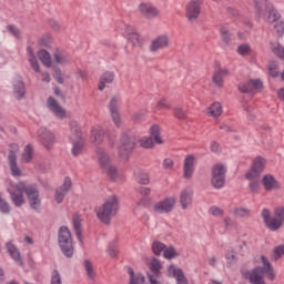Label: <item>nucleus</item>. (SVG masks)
Segmentation results:
<instances>
[{
    "label": "nucleus",
    "instance_id": "nucleus-1",
    "mask_svg": "<svg viewBox=\"0 0 284 284\" xmlns=\"http://www.w3.org/2000/svg\"><path fill=\"white\" fill-rule=\"evenodd\" d=\"M261 261L263 263V266L255 267L253 271H247L244 273L245 278H248L251 284H265L262 274H266L270 281H274V278L276 277V275L274 274V267H272L270 260H267L265 255H262Z\"/></svg>",
    "mask_w": 284,
    "mask_h": 284
},
{
    "label": "nucleus",
    "instance_id": "nucleus-2",
    "mask_svg": "<svg viewBox=\"0 0 284 284\" xmlns=\"http://www.w3.org/2000/svg\"><path fill=\"white\" fill-rule=\"evenodd\" d=\"M116 212H119V197H116V195H111L102 206L99 207L97 216L101 223L108 225L110 224V221H112V217L116 216Z\"/></svg>",
    "mask_w": 284,
    "mask_h": 284
},
{
    "label": "nucleus",
    "instance_id": "nucleus-3",
    "mask_svg": "<svg viewBox=\"0 0 284 284\" xmlns=\"http://www.w3.org/2000/svg\"><path fill=\"white\" fill-rule=\"evenodd\" d=\"M261 216L267 230H270L271 232H276L277 230H281V227H283L284 206L276 207L274 210L273 216H272V212H270L268 209H263L261 212Z\"/></svg>",
    "mask_w": 284,
    "mask_h": 284
},
{
    "label": "nucleus",
    "instance_id": "nucleus-4",
    "mask_svg": "<svg viewBox=\"0 0 284 284\" xmlns=\"http://www.w3.org/2000/svg\"><path fill=\"white\" fill-rule=\"evenodd\" d=\"M58 243L60 250L67 258H72L74 255V244L72 243V233L67 226H61L58 232Z\"/></svg>",
    "mask_w": 284,
    "mask_h": 284
},
{
    "label": "nucleus",
    "instance_id": "nucleus-5",
    "mask_svg": "<svg viewBox=\"0 0 284 284\" xmlns=\"http://www.w3.org/2000/svg\"><path fill=\"white\" fill-rule=\"evenodd\" d=\"M8 187L7 192L10 195V199L16 207H21L26 200L23 199V194L26 193V182L14 183L12 180H7Z\"/></svg>",
    "mask_w": 284,
    "mask_h": 284
},
{
    "label": "nucleus",
    "instance_id": "nucleus-6",
    "mask_svg": "<svg viewBox=\"0 0 284 284\" xmlns=\"http://www.w3.org/2000/svg\"><path fill=\"white\" fill-rule=\"evenodd\" d=\"M263 6H265V10L267 12V23H274V21H278V19H281V13L274 9V4L266 0H254V8L257 17H263Z\"/></svg>",
    "mask_w": 284,
    "mask_h": 284
},
{
    "label": "nucleus",
    "instance_id": "nucleus-7",
    "mask_svg": "<svg viewBox=\"0 0 284 284\" xmlns=\"http://www.w3.org/2000/svg\"><path fill=\"white\" fill-rule=\"evenodd\" d=\"M225 166L223 164H216L212 169L211 185L215 190H221L225 185Z\"/></svg>",
    "mask_w": 284,
    "mask_h": 284
},
{
    "label": "nucleus",
    "instance_id": "nucleus-8",
    "mask_svg": "<svg viewBox=\"0 0 284 284\" xmlns=\"http://www.w3.org/2000/svg\"><path fill=\"white\" fill-rule=\"evenodd\" d=\"M151 136H144L140 141V145L145 149L154 148V143H158V145H161L163 143V140H161V132L159 129V125H153L150 129Z\"/></svg>",
    "mask_w": 284,
    "mask_h": 284
},
{
    "label": "nucleus",
    "instance_id": "nucleus-9",
    "mask_svg": "<svg viewBox=\"0 0 284 284\" xmlns=\"http://www.w3.org/2000/svg\"><path fill=\"white\" fill-rule=\"evenodd\" d=\"M135 145L136 141L134 140V138H130V135L123 133L118 148L120 156H128L132 152V150H134Z\"/></svg>",
    "mask_w": 284,
    "mask_h": 284
},
{
    "label": "nucleus",
    "instance_id": "nucleus-10",
    "mask_svg": "<svg viewBox=\"0 0 284 284\" xmlns=\"http://www.w3.org/2000/svg\"><path fill=\"white\" fill-rule=\"evenodd\" d=\"M185 17L190 23L196 22L201 17V0H191L185 7Z\"/></svg>",
    "mask_w": 284,
    "mask_h": 284
},
{
    "label": "nucleus",
    "instance_id": "nucleus-11",
    "mask_svg": "<svg viewBox=\"0 0 284 284\" xmlns=\"http://www.w3.org/2000/svg\"><path fill=\"white\" fill-rule=\"evenodd\" d=\"M24 194H27L32 210H39L41 207V200L39 199V189L34 185L27 186L24 183Z\"/></svg>",
    "mask_w": 284,
    "mask_h": 284
},
{
    "label": "nucleus",
    "instance_id": "nucleus-12",
    "mask_svg": "<svg viewBox=\"0 0 284 284\" xmlns=\"http://www.w3.org/2000/svg\"><path fill=\"white\" fill-rule=\"evenodd\" d=\"M174 205H176L175 197H165L164 200L155 203L153 205V210L156 214H168L174 210Z\"/></svg>",
    "mask_w": 284,
    "mask_h": 284
},
{
    "label": "nucleus",
    "instance_id": "nucleus-13",
    "mask_svg": "<svg viewBox=\"0 0 284 284\" xmlns=\"http://www.w3.org/2000/svg\"><path fill=\"white\" fill-rule=\"evenodd\" d=\"M17 152H19V145L11 144L10 152L8 155V163L12 176H21V169H19V165L17 164Z\"/></svg>",
    "mask_w": 284,
    "mask_h": 284
},
{
    "label": "nucleus",
    "instance_id": "nucleus-14",
    "mask_svg": "<svg viewBox=\"0 0 284 284\" xmlns=\"http://www.w3.org/2000/svg\"><path fill=\"white\" fill-rule=\"evenodd\" d=\"M38 140L47 150H50L54 145V133L45 128H40L38 130Z\"/></svg>",
    "mask_w": 284,
    "mask_h": 284
},
{
    "label": "nucleus",
    "instance_id": "nucleus-15",
    "mask_svg": "<svg viewBox=\"0 0 284 284\" xmlns=\"http://www.w3.org/2000/svg\"><path fill=\"white\" fill-rule=\"evenodd\" d=\"M47 108L52 112V114H54V116H57V119H65V109H63V106H61L53 97L48 98Z\"/></svg>",
    "mask_w": 284,
    "mask_h": 284
},
{
    "label": "nucleus",
    "instance_id": "nucleus-16",
    "mask_svg": "<svg viewBox=\"0 0 284 284\" xmlns=\"http://www.w3.org/2000/svg\"><path fill=\"white\" fill-rule=\"evenodd\" d=\"M110 115L116 128H121V113L119 112V101L112 97L109 103Z\"/></svg>",
    "mask_w": 284,
    "mask_h": 284
},
{
    "label": "nucleus",
    "instance_id": "nucleus-17",
    "mask_svg": "<svg viewBox=\"0 0 284 284\" xmlns=\"http://www.w3.org/2000/svg\"><path fill=\"white\" fill-rule=\"evenodd\" d=\"M70 187H72V180L70 178H65L63 184L55 190L54 199L57 203H63V200L70 192Z\"/></svg>",
    "mask_w": 284,
    "mask_h": 284
},
{
    "label": "nucleus",
    "instance_id": "nucleus-18",
    "mask_svg": "<svg viewBox=\"0 0 284 284\" xmlns=\"http://www.w3.org/2000/svg\"><path fill=\"white\" fill-rule=\"evenodd\" d=\"M13 94L16 99L21 100L26 97V84H23V79L17 75L12 81Z\"/></svg>",
    "mask_w": 284,
    "mask_h": 284
},
{
    "label": "nucleus",
    "instance_id": "nucleus-19",
    "mask_svg": "<svg viewBox=\"0 0 284 284\" xmlns=\"http://www.w3.org/2000/svg\"><path fill=\"white\" fill-rule=\"evenodd\" d=\"M194 199V191L192 189L186 187L180 193V203L182 210H187L190 205H192V200Z\"/></svg>",
    "mask_w": 284,
    "mask_h": 284
},
{
    "label": "nucleus",
    "instance_id": "nucleus-20",
    "mask_svg": "<svg viewBox=\"0 0 284 284\" xmlns=\"http://www.w3.org/2000/svg\"><path fill=\"white\" fill-rule=\"evenodd\" d=\"M139 11L141 12V14H143V17H145L146 19H154L156 18V16L159 14V9H156L154 6H152L151 3H141L139 6Z\"/></svg>",
    "mask_w": 284,
    "mask_h": 284
},
{
    "label": "nucleus",
    "instance_id": "nucleus-21",
    "mask_svg": "<svg viewBox=\"0 0 284 284\" xmlns=\"http://www.w3.org/2000/svg\"><path fill=\"white\" fill-rule=\"evenodd\" d=\"M262 185L266 190V192H272V190H278L281 187V184L272 174H266L263 176Z\"/></svg>",
    "mask_w": 284,
    "mask_h": 284
},
{
    "label": "nucleus",
    "instance_id": "nucleus-22",
    "mask_svg": "<svg viewBox=\"0 0 284 284\" xmlns=\"http://www.w3.org/2000/svg\"><path fill=\"white\" fill-rule=\"evenodd\" d=\"M90 139L93 145H101L103 139H105V131L101 126H94L91 130Z\"/></svg>",
    "mask_w": 284,
    "mask_h": 284
},
{
    "label": "nucleus",
    "instance_id": "nucleus-23",
    "mask_svg": "<svg viewBox=\"0 0 284 284\" xmlns=\"http://www.w3.org/2000/svg\"><path fill=\"white\" fill-rule=\"evenodd\" d=\"M7 252L18 263V265L23 266V258H21V253L19 252V248L12 242H8L6 244Z\"/></svg>",
    "mask_w": 284,
    "mask_h": 284
},
{
    "label": "nucleus",
    "instance_id": "nucleus-24",
    "mask_svg": "<svg viewBox=\"0 0 284 284\" xmlns=\"http://www.w3.org/2000/svg\"><path fill=\"white\" fill-rule=\"evenodd\" d=\"M196 158L194 155H187L184 159V179H192V174H194V163Z\"/></svg>",
    "mask_w": 284,
    "mask_h": 284
},
{
    "label": "nucleus",
    "instance_id": "nucleus-25",
    "mask_svg": "<svg viewBox=\"0 0 284 284\" xmlns=\"http://www.w3.org/2000/svg\"><path fill=\"white\" fill-rule=\"evenodd\" d=\"M83 140V131H81V126L78 122L70 123V134L69 141H81Z\"/></svg>",
    "mask_w": 284,
    "mask_h": 284
},
{
    "label": "nucleus",
    "instance_id": "nucleus-26",
    "mask_svg": "<svg viewBox=\"0 0 284 284\" xmlns=\"http://www.w3.org/2000/svg\"><path fill=\"white\" fill-rule=\"evenodd\" d=\"M114 82V72L106 71L102 73L99 80L98 90L103 91L105 90L106 85Z\"/></svg>",
    "mask_w": 284,
    "mask_h": 284
},
{
    "label": "nucleus",
    "instance_id": "nucleus-27",
    "mask_svg": "<svg viewBox=\"0 0 284 284\" xmlns=\"http://www.w3.org/2000/svg\"><path fill=\"white\" fill-rule=\"evenodd\" d=\"M230 74L227 69H215L212 81L216 88H223V79Z\"/></svg>",
    "mask_w": 284,
    "mask_h": 284
},
{
    "label": "nucleus",
    "instance_id": "nucleus-28",
    "mask_svg": "<svg viewBox=\"0 0 284 284\" xmlns=\"http://www.w3.org/2000/svg\"><path fill=\"white\" fill-rule=\"evenodd\" d=\"M126 34L129 43H132L133 48L141 47V37L134 31L132 26H126Z\"/></svg>",
    "mask_w": 284,
    "mask_h": 284
},
{
    "label": "nucleus",
    "instance_id": "nucleus-29",
    "mask_svg": "<svg viewBox=\"0 0 284 284\" xmlns=\"http://www.w3.org/2000/svg\"><path fill=\"white\" fill-rule=\"evenodd\" d=\"M53 59L54 62L59 65H68V63H72V58H70L68 53L59 49H57L53 53Z\"/></svg>",
    "mask_w": 284,
    "mask_h": 284
},
{
    "label": "nucleus",
    "instance_id": "nucleus-30",
    "mask_svg": "<svg viewBox=\"0 0 284 284\" xmlns=\"http://www.w3.org/2000/svg\"><path fill=\"white\" fill-rule=\"evenodd\" d=\"M97 156H98V161L100 163V168L101 170L108 168V165H111V159L110 155L108 154V152H105V150L98 148L97 149Z\"/></svg>",
    "mask_w": 284,
    "mask_h": 284
},
{
    "label": "nucleus",
    "instance_id": "nucleus-31",
    "mask_svg": "<svg viewBox=\"0 0 284 284\" xmlns=\"http://www.w3.org/2000/svg\"><path fill=\"white\" fill-rule=\"evenodd\" d=\"M169 40L166 36H160L155 40L152 41L150 47L151 52H156L159 50H163V48H168Z\"/></svg>",
    "mask_w": 284,
    "mask_h": 284
},
{
    "label": "nucleus",
    "instance_id": "nucleus-32",
    "mask_svg": "<svg viewBox=\"0 0 284 284\" xmlns=\"http://www.w3.org/2000/svg\"><path fill=\"white\" fill-rule=\"evenodd\" d=\"M133 176L140 185H149L150 184V176L148 173L143 172L141 169H135L133 171Z\"/></svg>",
    "mask_w": 284,
    "mask_h": 284
},
{
    "label": "nucleus",
    "instance_id": "nucleus-33",
    "mask_svg": "<svg viewBox=\"0 0 284 284\" xmlns=\"http://www.w3.org/2000/svg\"><path fill=\"white\" fill-rule=\"evenodd\" d=\"M71 143H72L71 153L74 156H81V154H83V149L85 148V140H73L71 141Z\"/></svg>",
    "mask_w": 284,
    "mask_h": 284
},
{
    "label": "nucleus",
    "instance_id": "nucleus-34",
    "mask_svg": "<svg viewBox=\"0 0 284 284\" xmlns=\"http://www.w3.org/2000/svg\"><path fill=\"white\" fill-rule=\"evenodd\" d=\"M73 230L80 245H83V235L81 233V217H79V215H73Z\"/></svg>",
    "mask_w": 284,
    "mask_h": 284
},
{
    "label": "nucleus",
    "instance_id": "nucleus-35",
    "mask_svg": "<svg viewBox=\"0 0 284 284\" xmlns=\"http://www.w3.org/2000/svg\"><path fill=\"white\" fill-rule=\"evenodd\" d=\"M38 59L45 65V68H52V57L45 49H41L38 52Z\"/></svg>",
    "mask_w": 284,
    "mask_h": 284
},
{
    "label": "nucleus",
    "instance_id": "nucleus-36",
    "mask_svg": "<svg viewBox=\"0 0 284 284\" xmlns=\"http://www.w3.org/2000/svg\"><path fill=\"white\" fill-rule=\"evenodd\" d=\"M209 116H213L214 119H219L221 114H223V106L221 103L215 102L211 106L206 109Z\"/></svg>",
    "mask_w": 284,
    "mask_h": 284
},
{
    "label": "nucleus",
    "instance_id": "nucleus-37",
    "mask_svg": "<svg viewBox=\"0 0 284 284\" xmlns=\"http://www.w3.org/2000/svg\"><path fill=\"white\" fill-rule=\"evenodd\" d=\"M33 156H34V149L32 148V145L27 144L21 154L22 163H30V161H32Z\"/></svg>",
    "mask_w": 284,
    "mask_h": 284
},
{
    "label": "nucleus",
    "instance_id": "nucleus-38",
    "mask_svg": "<svg viewBox=\"0 0 284 284\" xmlns=\"http://www.w3.org/2000/svg\"><path fill=\"white\" fill-rule=\"evenodd\" d=\"M232 212L236 219H250L252 214V211L250 209L243 206L235 207Z\"/></svg>",
    "mask_w": 284,
    "mask_h": 284
},
{
    "label": "nucleus",
    "instance_id": "nucleus-39",
    "mask_svg": "<svg viewBox=\"0 0 284 284\" xmlns=\"http://www.w3.org/2000/svg\"><path fill=\"white\" fill-rule=\"evenodd\" d=\"M102 172L109 176L111 181H116L119 179V170L116 166L109 164L106 168L102 169Z\"/></svg>",
    "mask_w": 284,
    "mask_h": 284
},
{
    "label": "nucleus",
    "instance_id": "nucleus-40",
    "mask_svg": "<svg viewBox=\"0 0 284 284\" xmlns=\"http://www.w3.org/2000/svg\"><path fill=\"white\" fill-rule=\"evenodd\" d=\"M84 272L90 281H94L97 276V271H94V265L89 260H84L83 262Z\"/></svg>",
    "mask_w": 284,
    "mask_h": 284
},
{
    "label": "nucleus",
    "instance_id": "nucleus-41",
    "mask_svg": "<svg viewBox=\"0 0 284 284\" xmlns=\"http://www.w3.org/2000/svg\"><path fill=\"white\" fill-rule=\"evenodd\" d=\"M251 169L260 173L263 172L265 170V159L263 156L255 158Z\"/></svg>",
    "mask_w": 284,
    "mask_h": 284
},
{
    "label": "nucleus",
    "instance_id": "nucleus-42",
    "mask_svg": "<svg viewBox=\"0 0 284 284\" xmlns=\"http://www.w3.org/2000/svg\"><path fill=\"white\" fill-rule=\"evenodd\" d=\"M150 270L153 273L152 276L161 277V262L158 258L151 261Z\"/></svg>",
    "mask_w": 284,
    "mask_h": 284
},
{
    "label": "nucleus",
    "instance_id": "nucleus-43",
    "mask_svg": "<svg viewBox=\"0 0 284 284\" xmlns=\"http://www.w3.org/2000/svg\"><path fill=\"white\" fill-rule=\"evenodd\" d=\"M176 256H179V254L174 246H165L163 257L166 258V261H172V258H176Z\"/></svg>",
    "mask_w": 284,
    "mask_h": 284
},
{
    "label": "nucleus",
    "instance_id": "nucleus-44",
    "mask_svg": "<svg viewBox=\"0 0 284 284\" xmlns=\"http://www.w3.org/2000/svg\"><path fill=\"white\" fill-rule=\"evenodd\" d=\"M284 256V244L277 245L273 248L272 261H278V258Z\"/></svg>",
    "mask_w": 284,
    "mask_h": 284
},
{
    "label": "nucleus",
    "instance_id": "nucleus-45",
    "mask_svg": "<svg viewBox=\"0 0 284 284\" xmlns=\"http://www.w3.org/2000/svg\"><path fill=\"white\" fill-rule=\"evenodd\" d=\"M272 52L273 54H276L278 59H282L284 61V47L281 45V43L278 42L272 43Z\"/></svg>",
    "mask_w": 284,
    "mask_h": 284
},
{
    "label": "nucleus",
    "instance_id": "nucleus-46",
    "mask_svg": "<svg viewBox=\"0 0 284 284\" xmlns=\"http://www.w3.org/2000/svg\"><path fill=\"white\" fill-rule=\"evenodd\" d=\"M7 30L9 33H11L12 37H14V39H23V36L21 33V29L18 28L14 24H9L7 26Z\"/></svg>",
    "mask_w": 284,
    "mask_h": 284
},
{
    "label": "nucleus",
    "instance_id": "nucleus-47",
    "mask_svg": "<svg viewBox=\"0 0 284 284\" xmlns=\"http://www.w3.org/2000/svg\"><path fill=\"white\" fill-rule=\"evenodd\" d=\"M165 247L166 245L159 241H155L152 244V250L155 256H161V254H163V252L165 251Z\"/></svg>",
    "mask_w": 284,
    "mask_h": 284
},
{
    "label": "nucleus",
    "instance_id": "nucleus-48",
    "mask_svg": "<svg viewBox=\"0 0 284 284\" xmlns=\"http://www.w3.org/2000/svg\"><path fill=\"white\" fill-rule=\"evenodd\" d=\"M220 32L223 43H225V45H230V41H232V36H230V31L227 30V28L222 27Z\"/></svg>",
    "mask_w": 284,
    "mask_h": 284
},
{
    "label": "nucleus",
    "instance_id": "nucleus-49",
    "mask_svg": "<svg viewBox=\"0 0 284 284\" xmlns=\"http://www.w3.org/2000/svg\"><path fill=\"white\" fill-rule=\"evenodd\" d=\"M260 176H261V172H258L254 169H251L245 174V179H247V181H260Z\"/></svg>",
    "mask_w": 284,
    "mask_h": 284
},
{
    "label": "nucleus",
    "instance_id": "nucleus-50",
    "mask_svg": "<svg viewBox=\"0 0 284 284\" xmlns=\"http://www.w3.org/2000/svg\"><path fill=\"white\" fill-rule=\"evenodd\" d=\"M10 203L6 201L0 194V212L1 214H10Z\"/></svg>",
    "mask_w": 284,
    "mask_h": 284
},
{
    "label": "nucleus",
    "instance_id": "nucleus-51",
    "mask_svg": "<svg viewBox=\"0 0 284 284\" xmlns=\"http://www.w3.org/2000/svg\"><path fill=\"white\" fill-rule=\"evenodd\" d=\"M268 73L273 78L278 77V64H276V62H274V61L268 62Z\"/></svg>",
    "mask_w": 284,
    "mask_h": 284
},
{
    "label": "nucleus",
    "instance_id": "nucleus-52",
    "mask_svg": "<svg viewBox=\"0 0 284 284\" xmlns=\"http://www.w3.org/2000/svg\"><path fill=\"white\" fill-rule=\"evenodd\" d=\"M239 90L240 92L242 93H247V92H254L253 89H252V82L251 80L247 81V82H243L239 85Z\"/></svg>",
    "mask_w": 284,
    "mask_h": 284
},
{
    "label": "nucleus",
    "instance_id": "nucleus-53",
    "mask_svg": "<svg viewBox=\"0 0 284 284\" xmlns=\"http://www.w3.org/2000/svg\"><path fill=\"white\" fill-rule=\"evenodd\" d=\"M248 181H250L248 183L250 192H253V194L258 192V187H261V181L260 180H248Z\"/></svg>",
    "mask_w": 284,
    "mask_h": 284
},
{
    "label": "nucleus",
    "instance_id": "nucleus-54",
    "mask_svg": "<svg viewBox=\"0 0 284 284\" xmlns=\"http://www.w3.org/2000/svg\"><path fill=\"white\" fill-rule=\"evenodd\" d=\"M50 284H63V281L61 280V274L59 273V271L54 270L52 272Z\"/></svg>",
    "mask_w": 284,
    "mask_h": 284
},
{
    "label": "nucleus",
    "instance_id": "nucleus-55",
    "mask_svg": "<svg viewBox=\"0 0 284 284\" xmlns=\"http://www.w3.org/2000/svg\"><path fill=\"white\" fill-rule=\"evenodd\" d=\"M209 212H210V214H212V216H216V217H221V216H223V214H225L223 209H221L219 206H211L209 209Z\"/></svg>",
    "mask_w": 284,
    "mask_h": 284
},
{
    "label": "nucleus",
    "instance_id": "nucleus-56",
    "mask_svg": "<svg viewBox=\"0 0 284 284\" xmlns=\"http://www.w3.org/2000/svg\"><path fill=\"white\" fill-rule=\"evenodd\" d=\"M237 54L241 57H247V54H250V44H240L237 47Z\"/></svg>",
    "mask_w": 284,
    "mask_h": 284
},
{
    "label": "nucleus",
    "instance_id": "nucleus-57",
    "mask_svg": "<svg viewBox=\"0 0 284 284\" xmlns=\"http://www.w3.org/2000/svg\"><path fill=\"white\" fill-rule=\"evenodd\" d=\"M174 116L176 119L183 120V119H186L187 112L185 110H183L182 108H175L174 109Z\"/></svg>",
    "mask_w": 284,
    "mask_h": 284
},
{
    "label": "nucleus",
    "instance_id": "nucleus-58",
    "mask_svg": "<svg viewBox=\"0 0 284 284\" xmlns=\"http://www.w3.org/2000/svg\"><path fill=\"white\" fill-rule=\"evenodd\" d=\"M29 63L32 70H34V72H41V69L39 67V61H37V57L29 58Z\"/></svg>",
    "mask_w": 284,
    "mask_h": 284
},
{
    "label": "nucleus",
    "instance_id": "nucleus-59",
    "mask_svg": "<svg viewBox=\"0 0 284 284\" xmlns=\"http://www.w3.org/2000/svg\"><path fill=\"white\" fill-rule=\"evenodd\" d=\"M179 272H183V270L176 268L174 265L168 267V274L169 276H173V278H176Z\"/></svg>",
    "mask_w": 284,
    "mask_h": 284
},
{
    "label": "nucleus",
    "instance_id": "nucleus-60",
    "mask_svg": "<svg viewBox=\"0 0 284 284\" xmlns=\"http://www.w3.org/2000/svg\"><path fill=\"white\" fill-rule=\"evenodd\" d=\"M108 254L112 258L116 257V254H119V248L116 247V244H110L109 245Z\"/></svg>",
    "mask_w": 284,
    "mask_h": 284
},
{
    "label": "nucleus",
    "instance_id": "nucleus-61",
    "mask_svg": "<svg viewBox=\"0 0 284 284\" xmlns=\"http://www.w3.org/2000/svg\"><path fill=\"white\" fill-rule=\"evenodd\" d=\"M178 284H189L187 278L183 274V271H178V276L175 277Z\"/></svg>",
    "mask_w": 284,
    "mask_h": 284
},
{
    "label": "nucleus",
    "instance_id": "nucleus-62",
    "mask_svg": "<svg viewBox=\"0 0 284 284\" xmlns=\"http://www.w3.org/2000/svg\"><path fill=\"white\" fill-rule=\"evenodd\" d=\"M130 284H145V277L142 274H138L135 277L130 280Z\"/></svg>",
    "mask_w": 284,
    "mask_h": 284
},
{
    "label": "nucleus",
    "instance_id": "nucleus-63",
    "mask_svg": "<svg viewBox=\"0 0 284 284\" xmlns=\"http://www.w3.org/2000/svg\"><path fill=\"white\" fill-rule=\"evenodd\" d=\"M170 109V102L168 100L162 99L158 102L156 110H168Z\"/></svg>",
    "mask_w": 284,
    "mask_h": 284
},
{
    "label": "nucleus",
    "instance_id": "nucleus-64",
    "mask_svg": "<svg viewBox=\"0 0 284 284\" xmlns=\"http://www.w3.org/2000/svg\"><path fill=\"white\" fill-rule=\"evenodd\" d=\"M251 85L253 91L254 90H263V82L260 79L251 80Z\"/></svg>",
    "mask_w": 284,
    "mask_h": 284
}]
</instances>
